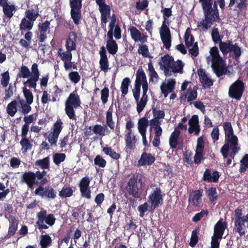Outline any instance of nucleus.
<instances>
[{"label":"nucleus","mask_w":248,"mask_h":248,"mask_svg":"<svg viewBox=\"0 0 248 248\" xmlns=\"http://www.w3.org/2000/svg\"><path fill=\"white\" fill-rule=\"evenodd\" d=\"M121 29L118 23H116V16H111L107 32L108 40L106 41V48L108 53L115 55L118 51V45L113 39V36L117 40L121 38Z\"/></svg>","instance_id":"f257e3e1"},{"label":"nucleus","mask_w":248,"mask_h":248,"mask_svg":"<svg viewBox=\"0 0 248 248\" xmlns=\"http://www.w3.org/2000/svg\"><path fill=\"white\" fill-rule=\"evenodd\" d=\"M38 67V64L34 63L31 65V72L27 66L22 65L17 74L16 80L17 81L19 78H28L27 81L24 82V85L36 90L37 82L40 77V72Z\"/></svg>","instance_id":"f03ea898"},{"label":"nucleus","mask_w":248,"mask_h":248,"mask_svg":"<svg viewBox=\"0 0 248 248\" xmlns=\"http://www.w3.org/2000/svg\"><path fill=\"white\" fill-rule=\"evenodd\" d=\"M144 185V176L142 174L137 173L133 174L128 180L125 190L129 196L137 200H140Z\"/></svg>","instance_id":"7ed1b4c3"},{"label":"nucleus","mask_w":248,"mask_h":248,"mask_svg":"<svg viewBox=\"0 0 248 248\" xmlns=\"http://www.w3.org/2000/svg\"><path fill=\"white\" fill-rule=\"evenodd\" d=\"M46 175V172L45 170H37L35 172L26 171L20 176V183L25 184L28 188L32 189L34 186H38L41 182L42 184H46L49 182Z\"/></svg>","instance_id":"20e7f679"},{"label":"nucleus","mask_w":248,"mask_h":248,"mask_svg":"<svg viewBox=\"0 0 248 248\" xmlns=\"http://www.w3.org/2000/svg\"><path fill=\"white\" fill-rule=\"evenodd\" d=\"M234 228L233 231L239 234L240 237L245 235L246 228H248V212L243 215V209L237 208L234 211Z\"/></svg>","instance_id":"39448f33"},{"label":"nucleus","mask_w":248,"mask_h":248,"mask_svg":"<svg viewBox=\"0 0 248 248\" xmlns=\"http://www.w3.org/2000/svg\"><path fill=\"white\" fill-rule=\"evenodd\" d=\"M81 102L79 95L74 92L69 95L65 102V112L72 120H76V110L81 107Z\"/></svg>","instance_id":"423d86ee"},{"label":"nucleus","mask_w":248,"mask_h":248,"mask_svg":"<svg viewBox=\"0 0 248 248\" xmlns=\"http://www.w3.org/2000/svg\"><path fill=\"white\" fill-rule=\"evenodd\" d=\"M225 135V143L220 149V152L224 158L228 157L229 152V143L238 142V139L234 134L233 130L230 122H225L223 124Z\"/></svg>","instance_id":"0eeeda50"},{"label":"nucleus","mask_w":248,"mask_h":248,"mask_svg":"<svg viewBox=\"0 0 248 248\" xmlns=\"http://www.w3.org/2000/svg\"><path fill=\"white\" fill-rule=\"evenodd\" d=\"M36 217V226L40 232L44 229H48L49 226H52L56 220L53 214H48L47 211L44 208L37 213Z\"/></svg>","instance_id":"6e6552de"},{"label":"nucleus","mask_w":248,"mask_h":248,"mask_svg":"<svg viewBox=\"0 0 248 248\" xmlns=\"http://www.w3.org/2000/svg\"><path fill=\"white\" fill-rule=\"evenodd\" d=\"M219 49L224 55L233 52L234 58L236 60L239 59L242 54L241 47H239L237 43L233 44L232 40H228L227 42L220 41L219 42Z\"/></svg>","instance_id":"1a4fd4ad"},{"label":"nucleus","mask_w":248,"mask_h":248,"mask_svg":"<svg viewBox=\"0 0 248 248\" xmlns=\"http://www.w3.org/2000/svg\"><path fill=\"white\" fill-rule=\"evenodd\" d=\"M45 184L40 183L38 187L35 189L34 194L42 199L48 201L55 199L57 197V192L51 186H44Z\"/></svg>","instance_id":"9d476101"},{"label":"nucleus","mask_w":248,"mask_h":248,"mask_svg":"<svg viewBox=\"0 0 248 248\" xmlns=\"http://www.w3.org/2000/svg\"><path fill=\"white\" fill-rule=\"evenodd\" d=\"M245 84L242 80L237 79L229 88V96L236 100H240L245 91Z\"/></svg>","instance_id":"9b49d317"},{"label":"nucleus","mask_w":248,"mask_h":248,"mask_svg":"<svg viewBox=\"0 0 248 248\" xmlns=\"http://www.w3.org/2000/svg\"><path fill=\"white\" fill-rule=\"evenodd\" d=\"M63 122L60 119H57L51 129L52 131L49 134L47 140L51 147L57 146V142L60 133L63 128Z\"/></svg>","instance_id":"f8f14e48"},{"label":"nucleus","mask_w":248,"mask_h":248,"mask_svg":"<svg viewBox=\"0 0 248 248\" xmlns=\"http://www.w3.org/2000/svg\"><path fill=\"white\" fill-rule=\"evenodd\" d=\"M204 16H219L217 3L214 0H199Z\"/></svg>","instance_id":"ddd939ff"},{"label":"nucleus","mask_w":248,"mask_h":248,"mask_svg":"<svg viewBox=\"0 0 248 248\" xmlns=\"http://www.w3.org/2000/svg\"><path fill=\"white\" fill-rule=\"evenodd\" d=\"M160 187H156L148 197V202L151 204V210L154 211L163 202V195Z\"/></svg>","instance_id":"4468645a"},{"label":"nucleus","mask_w":248,"mask_h":248,"mask_svg":"<svg viewBox=\"0 0 248 248\" xmlns=\"http://www.w3.org/2000/svg\"><path fill=\"white\" fill-rule=\"evenodd\" d=\"M212 63L211 67L217 77H219L226 74L227 68L220 56L212 58Z\"/></svg>","instance_id":"2eb2a0df"},{"label":"nucleus","mask_w":248,"mask_h":248,"mask_svg":"<svg viewBox=\"0 0 248 248\" xmlns=\"http://www.w3.org/2000/svg\"><path fill=\"white\" fill-rule=\"evenodd\" d=\"M160 34L164 47L167 49H169L171 46L170 32L169 28L164 24L162 25Z\"/></svg>","instance_id":"dca6fc26"},{"label":"nucleus","mask_w":248,"mask_h":248,"mask_svg":"<svg viewBox=\"0 0 248 248\" xmlns=\"http://www.w3.org/2000/svg\"><path fill=\"white\" fill-rule=\"evenodd\" d=\"M197 73L203 88H210L213 85V80L208 77L204 69L200 68L198 69Z\"/></svg>","instance_id":"f3484780"},{"label":"nucleus","mask_w":248,"mask_h":248,"mask_svg":"<svg viewBox=\"0 0 248 248\" xmlns=\"http://www.w3.org/2000/svg\"><path fill=\"white\" fill-rule=\"evenodd\" d=\"M188 124L189 125L188 129V133H194L195 136H198L201 131L198 116L196 114L192 115L188 121Z\"/></svg>","instance_id":"a211bd4d"},{"label":"nucleus","mask_w":248,"mask_h":248,"mask_svg":"<svg viewBox=\"0 0 248 248\" xmlns=\"http://www.w3.org/2000/svg\"><path fill=\"white\" fill-rule=\"evenodd\" d=\"M100 58L99 60V66L100 69L104 73H107L109 69V61L107 55L105 47L102 46L99 51Z\"/></svg>","instance_id":"6ab92c4d"},{"label":"nucleus","mask_w":248,"mask_h":248,"mask_svg":"<svg viewBox=\"0 0 248 248\" xmlns=\"http://www.w3.org/2000/svg\"><path fill=\"white\" fill-rule=\"evenodd\" d=\"M155 160V157L151 153L143 152L140 159L138 161V166H145L152 165Z\"/></svg>","instance_id":"aec40b11"},{"label":"nucleus","mask_w":248,"mask_h":248,"mask_svg":"<svg viewBox=\"0 0 248 248\" xmlns=\"http://www.w3.org/2000/svg\"><path fill=\"white\" fill-rule=\"evenodd\" d=\"M219 177L220 175L217 171L215 170L212 172L210 169H207L203 174L202 180L208 183H217Z\"/></svg>","instance_id":"412c9836"},{"label":"nucleus","mask_w":248,"mask_h":248,"mask_svg":"<svg viewBox=\"0 0 248 248\" xmlns=\"http://www.w3.org/2000/svg\"><path fill=\"white\" fill-rule=\"evenodd\" d=\"M124 140L126 150L131 151L135 149L138 139L136 138V136L132 133V130H130V131H128L125 134Z\"/></svg>","instance_id":"4be33fe9"},{"label":"nucleus","mask_w":248,"mask_h":248,"mask_svg":"<svg viewBox=\"0 0 248 248\" xmlns=\"http://www.w3.org/2000/svg\"><path fill=\"white\" fill-rule=\"evenodd\" d=\"M4 217L6 218L9 219L10 222V226L8 230L7 236L8 238L14 235L17 230L18 221L14 216L10 215L8 216L5 214Z\"/></svg>","instance_id":"5701e85b"},{"label":"nucleus","mask_w":248,"mask_h":248,"mask_svg":"<svg viewBox=\"0 0 248 248\" xmlns=\"http://www.w3.org/2000/svg\"><path fill=\"white\" fill-rule=\"evenodd\" d=\"M130 35L132 39L135 42L140 41L142 44L144 43L147 41V36L143 34H141L135 27L132 26L129 29Z\"/></svg>","instance_id":"b1692460"},{"label":"nucleus","mask_w":248,"mask_h":248,"mask_svg":"<svg viewBox=\"0 0 248 248\" xmlns=\"http://www.w3.org/2000/svg\"><path fill=\"white\" fill-rule=\"evenodd\" d=\"M203 190L202 189L193 191L190 195L188 201L194 207H198L202 202Z\"/></svg>","instance_id":"393cba45"},{"label":"nucleus","mask_w":248,"mask_h":248,"mask_svg":"<svg viewBox=\"0 0 248 248\" xmlns=\"http://www.w3.org/2000/svg\"><path fill=\"white\" fill-rule=\"evenodd\" d=\"M38 16H26L22 19L19 25L20 30L30 31L33 26L34 21Z\"/></svg>","instance_id":"a878e982"},{"label":"nucleus","mask_w":248,"mask_h":248,"mask_svg":"<svg viewBox=\"0 0 248 248\" xmlns=\"http://www.w3.org/2000/svg\"><path fill=\"white\" fill-rule=\"evenodd\" d=\"M82 0H69L71 16H81Z\"/></svg>","instance_id":"bb28decb"},{"label":"nucleus","mask_w":248,"mask_h":248,"mask_svg":"<svg viewBox=\"0 0 248 248\" xmlns=\"http://www.w3.org/2000/svg\"><path fill=\"white\" fill-rule=\"evenodd\" d=\"M227 227V223L226 221L222 222V219L221 218L215 225L214 234H216V236L217 237L222 238L224 231Z\"/></svg>","instance_id":"cd10ccee"},{"label":"nucleus","mask_w":248,"mask_h":248,"mask_svg":"<svg viewBox=\"0 0 248 248\" xmlns=\"http://www.w3.org/2000/svg\"><path fill=\"white\" fill-rule=\"evenodd\" d=\"M77 33L74 31L69 33L68 38L66 41L65 46L67 50H74L76 48Z\"/></svg>","instance_id":"c85d7f7f"},{"label":"nucleus","mask_w":248,"mask_h":248,"mask_svg":"<svg viewBox=\"0 0 248 248\" xmlns=\"http://www.w3.org/2000/svg\"><path fill=\"white\" fill-rule=\"evenodd\" d=\"M197 89L198 87L197 86H194L193 89H192L191 87L188 88L187 90V92L184 93L183 95H181L180 99H182L187 98L188 102H191L195 100L197 97Z\"/></svg>","instance_id":"c756f323"},{"label":"nucleus","mask_w":248,"mask_h":248,"mask_svg":"<svg viewBox=\"0 0 248 248\" xmlns=\"http://www.w3.org/2000/svg\"><path fill=\"white\" fill-rule=\"evenodd\" d=\"M180 135V131L177 128H175L171 134L169 139V144L170 148L174 149L177 148V146L179 143Z\"/></svg>","instance_id":"7c9ffc66"},{"label":"nucleus","mask_w":248,"mask_h":248,"mask_svg":"<svg viewBox=\"0 0 248 248\" xmlns=\"http://www.w3.org/2000/svg\"><path fill=\"white\" fill-rule=\"evenodd\" d=\"M215 19L219 18V16H205V19L198 22V27H201L204 30H207L211 27Z\"/></svg>","instance_id":"2f4dec72"},{"label":"nucleus","mask_w":248,"mask_h":248,"mask_svg":"<svg viewBox=\"0 0 248 248\" xmlns=\"http://www.w3.org/2000/svg\"><path fill=\"white\" fill-rule=\"evenodd\" d=\"M173 61L174 59L172 56L167 54L161 57V62L158 64L160 68L163 69L164 67H169Z\"/></svg>","instance_id":"473e14b6"},{"label":"nucleus","mask_w":248,"mask_h":248,"mask_svg":"<svg viewBox=\"0 0 248 248\" xmlns=\"http://www.w3.org/2000/svg\"><path fill=\"white\" fill-rule=\"evenodd\" d=\"M103 153L115 160H118L121 158V155L116 153L111 147L106 146L103 148Z\"/></svg>","instance_id":"72a5a7b5"},{"label":"nucleus","mask_w":248,"mask_h":248,"mask_svg":"<svg viewBox=\"0 0 248 248\" xmlns=\"http://www.w3.org/2000/svg\"><path fill=\"white\" fill-rule=\"evenodd\" d=\"M106 126L109 127L111 130H114L115 122L113 120L111 106L109 107L108 110L106 112Z\"/></svg>","instance_id":"f704fd0d"},{"label":"nucleus","mask_w":248,"mask_h":248,"mask_svg":"<svg viewBox=\"0 0 248 248\" xmlns=\"http://www.w3.org/2000/svg\"><path fill=\"white\" fill-rule=\"evenodd\" d=\"M136 76V78L135 80V83L142 84L146 82H147L146 76L141 67L138 69L137 71Z\"/></svg>","instance_id":"c9c22d12"},{"label":"nucleus","mask_w":248,"mask_h":248,"mask_svg":"<svg viewBox=\"0 0 248 248\" xmlns=\"http://www.w3.org/2000/svg\"><path fill=\"white\" fill-rule=\"evenodd\" d=\"M174 73H182L184 64L181 60H177L176 62L173 61L169 67Z\"/></svg>","instance_id":"e433bc0d"},{"label":"nucleus","mask_w":248,"mask_h":248,"mask_svg":"<svg viewBox=\"0 0 248 248\" xmlns=\"http://www.w3.org/2000/svg\"><path fill=\"white\" fill-rule=\"evenodd\" d=\"M93 133L101 136H105V131H107L108 133L110 132L106 125L103 126L98 124H96L93 126Z\"/></svg>","instance_id":"4c0bfd02"},{"label":"nucleus","mask_w":248,"mask_h":248,"mask_svg":"<svg viewBox=\"0 0 248 248\" xmlns=\"http://www.w3.org/2000/svg\"><path fill=\"white\" fill-rule=\"evenodd\" d=\"M35 165L40 167L43 170L49 169L50 167L49 157L47 156L42 159L37 160L35 162Z\"/></svg>","instance_id":"58836bf2"},{"label":"nucleus","mask_w":248,"mask_h":248,"mask_svg":"<svg viewBox=\"0 0 248 248\" xmlns=\"http://www.w3.org/2000/svg\"><path fill=\"white\" fill-rule=\"evenodd\" d=\"M136 223V220L133 217L127 218V219H126L125 227L126 230L129 232L135 231L138 227Z\"/></svg>","instance_id":"ea45409f"},{"label":"nucleus","mask_w":248,"mask_h":248,"mask_svg":"<svg viewBox=\"0 0 248 248\" xmlns=\"http://www.w3.org/2000/svg\"><path fill=\"white\" fill-rule=\"evenodd\" d=\"M207 195L209 201L214 204L216 203L218 195L217 188L215 187H211L207 191Z\"/></svg>","instance_id":"a19ab883"},{"label":"nucleus","mask_w":248,"mask_h":248,"mask_svg":"<svg viewBox=\"0 0 248 248\" xmlns=\"http://www.w3.org/2000/svg\"><path fill=\"white\" fill-rule=\"evenodd\" d=\"M1 6L2 7L4 16H13V12L16 10L15 5L13 4H9L8 2H5Z\"/></svg>","instance_id":"79ce46f5"},{"label":"nucleus","mask_w":248,"mask_h":248,"mask_svg":"<svg viewBox=\"0 0 248 248\" xmlns=\"http://www.w3.org/2000/svg\"><path fill=\"white\" fill-rule=\"evenodd\" d=\"M138 130L139 133L146 132L147 127L149 124V121L146 117L140 119L138 122Z\"/></svg>","instance_id":"37998d69"},{"label":"nucleus","mask_w":248,"mask_h":248,"mask_svg":"<svg viewBox=\"0 0 248 248\" xmlns=\"http://www.w3.org/2000/svg\"><path fill=\"white\" fill-rule=\"evenodd\" d=\"M17 102L15 100L9 103L7 106V113L11 117H13L17 112Z\"/></svg>","instance_id":"c03bdc74"},{"label":"nucleus","mask_w":248,"mask_h":248,"mask_svg":"<svg viewBox=\"0 0 248 248\" xmlns=\"http://www.w3.org/2000/svg\"><path fill=\"white\" fill-rule=\"evenodd\" d=\"M240 165L239 172L241 174L244 173L248 169V154H245L240 161Z\"/></svg>","instance_id":"a18cd8bd"},{"label":"nucleus","mask_w":248,"mask_h":248,"mask_svg":"<svg viewBox=\"0 0 248 248\" xmlns=\"http://www.w3.org/2000/svg\"><path fill=\"white\" fill-rule=\"evenodd\" d=\"M52 241L51 237L48 234L42 235L40 242L41 248H47L51 244Z\"/></svg>","instance_id":"49530a36"},{"label":"nucleus","mask_w":248,"mask_h":248,"mask_svg":"<svg viewBox=\"0 0 248 248\" xmlns=\"http://www.w3.org/2000/svg\"><path fill=\"white\" fill-rule=\"evenodd\" d=\"M148 101V98L143 96H141L140 100L138 99L137 101H136L137 103V111L139 114L143 111Z\"/></svg>","instance_id":"de8ad7c7"},{"label":"nucleus","mask_w":248,"mask_h":248,"mask_svg":"<svg viewBox=\"0 0 248 248\" xmlns=\"http://www.w3.org/2000/svg\"><path fill=\"white\" fill-rule=\"evenodd\" d=\"M175 84V81L174 79H171L167 84L163 83L160 86L161 91H164L165 90L170 93L172 92L174 89Z\"/></svg>","instance_id":"09e8293b"},{"label":"nucleus","mask_w":248,"mask_h":248,"mask_svg":"<svg viewBox=\"0 0 248 248\" xmlns=\"http://www.w3.org/2000/svg\"><path fill=\"white\" fill-rule=\"evenodd\" d=\"M130 82L131 81L128 78H125L123 79L120 87L121 91L122 92V95L124 96L127 93L128 87Z\"/></svg>","instance_id":"8fccbe9b"},{"label":"nucleus","mask_w":248,"mask_h":248,"mask_svg":"<svg viewBox=\"0 0 248 248\" xmlns=\"http://www.w3.org/2000/svg\"><path fill=\"white\" fill-rule=\"evenodd\" d=\"M230 148L232 150V152L230 154H229L228 157L229 156L232 159H234L236 155L241 149L239 143H233V144L229 143Z\"/></svg>","instance_id":"3c124183"},{"label":"nucleus","mask_w":248,"mask_h":248,"mask_svg":"<svg viewBox=\"0 0 248 248\" xmlns=\"http://www.w3.org/2000/svg\"><path fill=\"white\" fill-rule=\"evenodd\" d=\"M20 143L22 146V150L25 153L32 148V145L27 138H22Z\"/></svg>","instance_id":"603ef678"},{"label":"nucleus","mask_w":248,"mask_h":248,"mask_svg":"<svg viewBox=\"0 0 248 248\" xmlns=\"http://www.w3.org/2000/svg\"><path fill=\"white\" fill-rule=\"evenodd\" d=\"M198 232L199 228H196L192 232L190 241L189 243V246L192 248L195 247L198 242Z\"/></svg>","instance_id":"864d4df0"},{"label":"nucleus","mask_w":248,"mask_h":248,"mask_svg":"<svg viewBox=\"0 0 248 248\" xmlns=\"http://www.w3.org/2000/svg\"><path fill=\"white\" fill-rule=\"evenodd\" d=\"M69 79L73 83L77 84L79 82L81 77L77 71H71L68 75Z\"/></svg>","instance_id":"5fc2aeb1"},{"label":"nucleus","mask_w":248,"mask_h":248,"mask_svg":"<svg viewBox=\"0 0 248 248\" xmlns=\"http://www.w3.org/2000/svg\"><path fill=\"white\" fill-rule=\"evenodd\" d=\"M188 29L186 30L185 32L184 39L186 45L188 48H190L192 47L195 43H194V37L192 35H190L188 33Z\"/></svg>","instance_id":"6e6d98bb"},{"label":"nucleus","mask_w":248,"mask_h":248,"mask_svg":"<svg viewBox=\"0 0 248 248\" xmlns=\"http://www.w3.org/2000/svg\"><path fill=\"white\" fill-rule=\"evenodd\" d=\"M23 93L27 103L31 104L33 101V95L31 92L26 88H23Z\"/></svg>","instance_id":"4d7b16f0"},{"label":"nucleus","mask_w":248,"mask_h":248,"mask_svg":"<svg viewBox=\"0 0 248 248\" xmlns=\"http://www.w3.org/2000/svg\"><path fill=\"white\" fill-rule=\"evenodd\" d=\"M138 53L141 54L144 57L153 58V57L149 54L148 47L146 45H140Z\"/></svg>","instance_id":"13d9d810"},{"label":"nucleus","mask_w":248,"mask_h":248,"mask_svg":"<svg viewBox=\"0 0 248 248\" xmlns=\"http://www.w3.org/2000/svg\"><path fill=\"white\" fill-rule=\"evenodd\" d=\"M152 113L154 118L158 119H163L165 117V113L164 110H157L155 104L152 106Z\"/></svg>","instance_id":"bf43d9fd"},{"label":"nucleus","mask_w":248,"mask_h":248,"mask_svg":"<svg viewBox=\"0 0 248 248\" xmlns=\"http://www.w3.org/2000/svg\"><path fill=\"white\" fill-rule=\"evenodd\" d=\"M94 164L100 168H105L107 161L101 155H98L94 159Z\"/></svg>","instance_id":"052dcab7"},{"label":"nucleus","mask_w":248,"mask_h":248,"mask_svg":"<svg viewBox=\"0 0 248 248\" xmlns=\"http://www.w3.org/2000/svg\"><path fill=\"white\" fill-rule=\"evenodd\" d=\"M66 158V155L63 153H56L53 156V162L56 165H59L61 163L63 162Z\"/></svg>","instance_id":"680f3d73"},{"label":"nucleus","mask_w":248,"mask_h":248,"mask_svg":"<svg viewBox=\"0 0 248 248\" xmlns=\"http://www.w3.org/2000/svg\"><path fill=\"white\" fill-rule=\"evenodd\" d=\"M73 190L70 187H63L59 192V196L62 198L70 197L73 195Z\"/></svg>","instance_id":"e2e57ef3"},{"label":"nucleus","mask_w":248,"mask_h":248,"mask_svg":"<svg viewBox=\"0 0 248 248\" xmlns=\"http://www.w3.org/2000/svg\"><path fill=\"white\" fill-rule=\"evenodd\" d=\"M161 122L159 119L154 118L150 121V125L154 127L155 132L162 131V129L160 126Z\"/></svg>","instance_id":"0e129e2a"},{"label":"nucleus","mask_w":248,"mask_h":248,"mask_svg":"<svg viewBox=\"0 0 248 248\" xmlns=\"http://www.w3.org/2000/svg\"><path fill=\"white\" fill-rule=\"evenodd\" d=\"M72 50H67L66 51L59 54V56L62 61L64 62H65L70 61L72 60V54L71 51Z\"/></svg>","instance_id":"69168bd1"},{"label":"nucleus","mask_w":248,"mask_h":248,"mask_svg":"<svg viewBox=\"0 0 248 248\" xmlns=\"http://www.w3.org/2000/svg\"><path fill=\"white\" fill-rule=\"evenodd\" d=\"M209 212L207 210L202 209L201 211L192 217V221L195 222H197L200 221L204 215L208 216Z\"/></svg>","instance_id":"338daca9"},{"label":"nucleus","mask_w":248,"mask_h":248,"mask_svg":"<svg viewBox=\"0 0 248 248\" xmlns=\"http://www.w3.org/2000/svg\"><path fill=\"white\" fill-rule=\"evenodd\" d=\"M109 97V89L107 87L104 88L101 91V99L103 104H106Z\"/></svg>","instance_id":"774afa93"}]
</instances>
